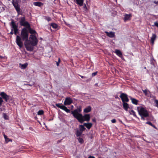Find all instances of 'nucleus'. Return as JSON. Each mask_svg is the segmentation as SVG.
I'll list each match as a JSON object with an SVG mask.
<instances>
[{"instance_id":"72a5a7b5","label":"nucleus","mask_w":158,"mask_h":158,"mask_svg":"<svg viewBox=\"0 0 158 158\" xmlns=\"http://www.w3.org/2000/svg\"><path fill=\"white\" fill-rule=\"evenodd\" d=\"M45 19H46L48 22L51 21L52 20L51 18L49 17H45Z\"/></svg>"},{"instance_id":"a878e982","label":"nucleus","mask_w":158,"mask_h":158,"mask_svg":"<svg viewBox=\"0 0 158 158\" xmlns=\"http://www.w3.org/2000/svg\"><path fill=\"white\" fill-rule=\"evenodd\" d=\"M84 125H79V130L81 131L82 132L85 130V128L84 127Z\"/></svg>"},{"instance_id":"5fc2aeb1","label":"nucleus","mask_w":158,"mask_h":158,"mask_svg":"<svg viewBox=\"0 0 158 158\" xmlns=\"http://www.w3.org/2000/svg\"><path fill=\"white\" fill-rule=\"evenodd\" d=\"M118 98V97H115V98Z\"/></svg>"},{"instance_id":"a19ab883","label":"nucleus","mask_w":158,"mask_h":158,"mask_svg":"<svg viewBox=\"0 0 158 158\" xmlns=\"http://www.w3.org/2000/svg\"><path fill=\"white\" fill-rule=\"evenodd\" d=\"M13 31H14L13 29L12 28L11 29V31L10 32V34L11 35H13L14 34Z\"/></svg>"},{"instance_id":"f257e3e1","label":"nucleus","mask_w":158,"mask_h":158,"mask_svg":"<svg viewBox=\"0 0 158 158\" xmlns=\"http://www.w3.org/2000/svg\"><path fill=\"white\" fill-rule=\"evenodd\" d=\"M28 32L26 27L23 28L21 31V37L19 35L16 36V43L17 45L20 48H21L23 45V42L22 40L25 41L24 45L27 51L32 52L34 50V48L30 44L29 42L30 41L28 40Z\"/></svg>"},{"instance_id":"4be33fe9","label":"nucleus","mask_w":158,"mask_h":158,"mask_svg":"<svg viewBox=\"0 0 158 158\" xmlns=\"http://www.w3.org/2000/svg\"><path fill=\"white\" fill-rule=\"evenodd\" d=\"M33 5L35 6L40 7L43 6L44 4L41 2H33Z\"/></svg>"},{"instance_id":"7c9ffc66","label":"nucleus","mask_w":158,"mask_h":158,"mask_svg":"<svg viewBox=\"0 0 158 158\" xmlns=\"http://www.w3.org/2000/svg\"><path fill=\"white\" fill-rule=\"evenodd\" d=\"M44 111L43 110H39L37 112L38 115H42L44 114Z\"/></svg>"},{"instance_id":"c03bdc74","label":"nucleus","mask_w":158,"mask_h":158,"mask_svg":"<svg viewBox=\"0 0 158 158\" xmlns=\"http://www.w3.org/2000/svg\"><path fill=\"white\" fill-rule=\"evenodd\" d=\"M79 75V76H80L82 78H83H83H85H85H86V77H85V76H81V75Z\"/></svg>"},{"instance_id":"c9c22d12","label":"nucleus","mask_w":158,"mask_h":158,"mask_svg":"<svg viewBox=\"0 0 158 158\" xmlns=\"http://www.w3.org/2000/svg\"><path fill=\"white\" fill-rule=\"evenodd\" d=\"M5 141L7 143L8 142H9L12 141V140L11 139H9L8 138H7L6 139V140H5Z\"/></svg>"},{"instance_id":"2f4dec72","label":"nucleus","mask_w":158,"mask_h":158,"mask_svg":"<svg viewBox=\"0 0 158 158\" xmlns=\"http://www.w3.org/2000/svg\"><path fill=\"white\" fill-rule=\"evenodd\" d=\"M3 116L4 118L6 120H8L9 119V117L5 113H3Z\"/></svg>"},{"instance_id":"8fccbe9b","label":"nucleus","mask_w":158,"mask_h":158,"mask_svg":"<svg viewBox=\"0 0 158 158\" xmlns=\"http://www.w3.org/2000/svg\"><path fill=\"white\" fill-rule=\"evenodd\" d=\"M83 8L85 9H87V7L85 4Z\"/></svg>"},{"instance_id":"ea45409f","label":"nucleus","mask_w":158,"mask_h":158,"mask_svg":"<svg viewBox=\"0 0 158 158\" xmlns=\"http://www.w3.org/2000/svg\"><path fill=\"white\" fill-rule=\"evenodd\" d=\"M111 122L112 123H115L116 122V120L115 119H113L111 120Z\"/></svg>"},{"instance_id":"864d4df0","label":"nucleus","mask_w":158,"mask_h":158,"mask_svg":"<svg viewBox=\"0 0 158 158\" xmlns=\"http://www.w3.org/2000/svg\"><path fill=\"white\" fill-rule=\"evenodd\" d=\"M117 0H114V1H115V2H117Z\"/></svg>"},{"instance_id":"b1692460","label":"nucleus","mask_w":158,"mask_h":158,"mask_svg":"<svg viewBox=\"0 0 158 158\" xmlns=\"http://www.w3.org/2000/svg\"><path fill=\"white\" fill-rule=\"evenodd\" d=\"M19 65L21 69H24L27 67L28 65V64L27 63L23 64H22L20 63L19 64Z\"/></svg>"},{"instance_id":"603ef678","label":"nucleus","mask_w":158,"mask_h":158,"mask_svg":"<svg viewBox=\"0 0 158 158\" xmlns=\"http://www.w3.org/2000/svg\"><path fill=\"white\" fill-rule=\"evenodd\" d=\"M3 57L2 56H1L0 55V59H3Z\"/></svg>"},{"instance_id":"ddd939ff","label":"nucleus","mask_w":158,"mask_h":158,"mask_svg":"<svg viewBox=\"0 0 158 158\" xmlns=\"http://www.w3.org/2000/svg\"><path fill=\"white\" fill-rule=\"evenodd\" d=\"M27 29H28L29 32L31 34H34L36 33V31L34 30L31 29V27L30 24H29L26 27Z\"/></svg>"},{"instance_id":"4468645a","label":"nucleus","mask_w":158,"mask_h":158,"mask_svg":"<svg viewBox=\"0 0 158 158\" xmlns=\"http://www.w3.org/2000/svg\"><path fill=\"white\" fill-rule=\"evenodd\" d=\"M129 98L131 100L132 103L135 105H138V102L139 101L135 98H132L131 96H129Z\"/></svg>"},{"instance_id":"5701e85b","label":"nucleus","mask_w":158,"mask_h":158,"mask_svg":"<svg viewBox=\"0 0 158 158\" xmlns=\"http://www.w3.org/2000/svg\"><path fill=\"white\" fill-rule=\"evenodd\" d=\"M91 108L90 106H88L87 107L85 108L84 110V112L87 113L91 111Z\"/></svg>"},{"instance_id":"4c0bfd02","label":"nucleus","mask_w":158,"mask_h":158,"mask_svg":"<svg viewBox=\"0 0 158 158\" xmlns=\"http://www.w3.org/2000/svg\"><path fill=\"white\" fill-rule=\"evenodd\" d=\"M148 117H144L143 116H141V120H145V118H147Z\"/></svg>"},{"instance_id":"3c124183","label":"nucleus","mask_w":158,"mask_h":158,"mask_svg":"<svg viewBox=\"0 0 158 158\" xmlns=\"http://www.w3.org/2000/svg\"><path fill=\"white\" fill-rule=\"evenodd\" d=\"M151 126L152 127H153V128H154L155 129H157L156 127L153 124H152V126Z\"/></svg>"},{"instance_id":"c756f323","label":"nucleus","mask_w":158,"mask_h":158,"mask_svg":"<svg viewBox=\"0 0 158 158\" xmlns=\"http://www.w3.org/2000/svg\"><path fill=\"white\" fill-rule=\"evenodd\" d=\"M77 139H78V140L79 142L80 143L82 144L84 143V141L83 139L82 138H81L80 137H79L77 138Z\"/></svg>"},{"instance_id":"20e7f679","label":"nucleus","mask_w":158,"mask_h":158,"mask_svg":"<svg viewBox=\"0 0 158 158\" xmlns=\"http://www.w3.org/2000/svg\"><path fill=\"white\" fill-rule=\"evenodd\" d=\"M79 117L77 119L81 123H82L85 121L88 122L90 119V115L89 114H86L83 116L82 114H79Z\"/></svg>"},{"instance_id":"09e8293b","label":"nucleus","mask_w":158,"mask_h":158,"mask_svg":"<svg viewBox=\"0 0 158 158\" xmlns=\"http://www.w3.org/2000/svg\"><path fill=\"white\" fill-rule=\"evenodd\" d=\"M154 3L155 4H158V1H154Z\"/></svg>"},{"instance_id":"f03ea898","label":"nucleus","mask_w":158,"mask_h":158,"mask_svg":"<svg viewBox=\"0 0 158 158\" xmlns=\"http://www.w3.org/2000/svg\"><path fill=\"white\" fill-rule=\"evenodd\" d=\"M19 3V0H12V4L17 12L18 15H23L22 10H21L20 8V5Z\"/></svg>"},{"instance_id":"aec40b11","label":"nucleus","mask_w":158,"mask_h":158,"mask_svg":"<svg viewBox=\"0 0 158 158\" xmlns=\"http://www.w3.org/2000/svg\"><path fill=\"white\" fill-rule=\"evenodd\" d=\"M92 123H84V125L88 129H89L92 126Z\"/></svg>"},{"instance_id":"9b49d317","label":"nucleus","mask_w":158,"mask_h":158,"mask_svg":"<svg viewBox=\"0 0 158 158\" xmlns=\"http://www.w3.org/2000/svg\"><path fill=\"white\" fill-rule=\"evenodd\" d=\"M73 102L72 99L69 97L66 98L64 101V105H69Z\"/></svg>"},{"instance_id":"bb28decb","label":"nucleus","mask_w":158,"mask_h":158,"mask_svg":"<svg viewBox=\"0 0 158 158\" xmlns=\"http://www.w3.org/2000/svg\"><path fill=\"white\" fill-rule=\"evenodd\" d=\"M51 26L54 29H56L58 27L57 24L55 23H51Z\"/></svg>"},{"instance_id":"a211bd4d","label":"nucleus","mask_w":158,"mask_h":158,"mask_svg":"<svg viewBox=\"0 0 158 158\" xmlns=\"http://www.w3.org/2000/svg\"><path fill=\"white\" fill-rule=\"evenodd\" d=\"M156 37V35L155 34H152V36L151 39V43L152 44H154V42L155 40Z\"/></svg>"},{"instance_id":"f3484780","label":"nucleus","mask_w":158,"mask_h":158,"mask_svg":"<svg viewBox=\"0 0 158 158\" xmlns=\"http://www.w3.org/2000/svg\"><path fill=\"white\" fill-rule=\"evenodd\" d=\"M123 106L124 109L126 111H127L130 107L129 105L126 102H123Z\"/></svg>"},{"instance_id":"a18cd8bd","label":"nucleus","mask_w":158,"mask_h":158,"mask_svg":"<svg viewBox=\"0 0 158 158\" xmlns=\"http://www.w3.org/2000/svg\"><path fill=\"white\" fill-rule=\"evenodd\" d=\"M88 158H95V157L93 156H89Z\"/></svg>"},{"instance_id":"473e14b6","label":"nucleus","mask_w":158,"mask_h":158,"mask_svg":"<svg viewBox=\"0 0 158 158\" xmlns=\"http://www.w3.org/2000/svg\"><path fill=\"white\" fill-rule=\"evenodd\" d=\"M60 104H59V103L56 104V105L57 107L61 109L63 105H60Z\"/></svg>"},{"instance_id":"2eb2a0df","label":"nucleus","mask_w":158,"mask_h":158,"mask_svg":"<svg viewBox=\"0 0 158 158\" xmlns=\"http://www.w3.org/2000/svg\"><path fill=\"white\" fill-rule=\"evenodd\" d=\"M132 15L131 14H126L125 15L124 17V20L125 21L127 20H130L131 19V17Z\"/></svg>"},{"instance_id":"dca6fc26","label":"nucleus","mask_w":158,"mask_h":158,"mask_svg":"<svg viewBox=\"0 0 158 158\" xmlns=\"http://www.w3.org/2000/svg\"><path fill=\"white\" fill-rule=\"evenodd\" d=\"M84 0H75V3L81 6L83 5Z\"/></svg>"},{"instance_id":"79ce46f5","label":"nucleus","mask_w":158,"mask_h":158,"mask_svg":"<svg viewBox=\"0 0 158 158\" xmlns=\"http://www.w3.org/2000/svg\"><path fill=\"white\" fill-rule=\"evenodd\" d=\"M154 25L157 27H158V23L157 22H155L154 23Z\"/></svg>"},{"instance_id":"37998d69","label":"nucleus","mask_w":158,"mask_h":158,"mask_svg":"<svg viewBox=\"0 0 158 158\" xmlns=\"http://www.w3.org/2000/svg\"><path fill=\"white\" fill-rule=\"evenodd\" d=\"M155 102L156 104V106L158 108V100H156Z\"/></svg>"},{"instance_id":"c85d7f7f","label":"nucleus","mask_w":158,"mask_h":158,"mask_svg":"<svg viewBox=\"0 0 158 158\" xmlns=\"http://www.w3.org/2000/svg\"><path fill=\"white\" fill-rule=\"evenodd\" d=\"M82 133V132L81 131H80L77 130L76 131V136L77 137H80Z\"/></svg>"},{"instance_id":"f704fd0d","label":"nucleus","mask_w":158,"mask_h":158,"mask_svg":"<svg viewBox=\"0 0 158 158\" xmlns=\"http://www.w3.org/2000/svg\"><path fill=\"white\" fill-rule=\"evenodd\" d=\"M97 73H98L97 71L92 73V77H94L95 76H96L97 74Z\"/></svg>"},{"instance_id":"1a4fd4ad","label":"nucleus","mask_w":158,"mask_h":158,"mask_svg":"<svg viewBox=\"0 0 158 158\" xmlns=\"http://www.w3.org/2000/svg\"><path fill=\"white\" fill-rule=\"evenodd\" d=\"M11 28L13 29L14 33L15 35H17L18 32V26H17L13 20H12L10 24Z\"/></svg>"},{"instance_id":"e433bc0d","label":"nucleus","mask_w":158,"mask_h":158,"mask_svg":"<svg viewBox=\"0 0 158 158\" xmlns=\"http://www.w3.org/2000/svg\"><path fill=\"white\" fill-rule=\"evenodd\" d=\"M146 123V124H148L151 126H152V123L151 122H149V121H148V122H147Z\"/></svg>"},{"instance_id":"6e6552de","label":"nucleus","mask_w":158,"mask_h":158,"mask_svg":"<svg viewBox=\"0 0 158 158\" xmlns=\"http://www.w3.org/2000/svg\"><path fill=\"white\" fill-rule=\"evenodd\" d=\"M19 23L20 25L26 27L28 26L29 23L27 21H25V16L21 17L20 18Z\"/></svg>"},{"instance_id":"6ab92c4d","label":"nucleus","mask_w":158,"mask_h":158,"mask_svg":"<svg viewBox=\"0 0 158 158\" xmlns=\"http://www.w3.org/2000/svg\"><path fill=\"white\" fill-rule=\"evenodd\" d=\"M115 52L117 55L122 59L123 54L118 49H116L115 50Z\"/></svg>"},{"instance_id":"58836bf2","label":"nucleus","mask_w":158,"mask_h":158,"mask_svg":"<svg viewBox=\"0 0 158 158\" xmlns=\"http://www.w3.org/2000/svg\"><path fill=\"white\" fill-rule=\"evenodd\" d=\"M60 58H59L58 59V62H57V63H56V65H57V66H58L59 65V63H60Z\"/></svg>"},{"instance_id":"0eeeda50","label":"nucleus","mask_w":158,"mask_h":158,"mask_svg":"<svg viewBox=\"0 0 158 158\" xmlns=\"http://www.w3.org/2000/svg\"><path fill=\"white\" fill-rule=\"evenodd\" d=\"M81 108L80 106H79L77 109L74 110L73 111L71 112V114H73V116L77 119L80 116L79 114H81L79 113L81 111Z\"/></svg>"},{"instance_id":"423d86ee","label":"nucleus","mask_w":158,"mask_h":158,"mask_svg":"<svg viewBox=\"0 0 158 158\" xmlns=\"http://www.w3.org/2000/svg\"><path fill=\"white\" fill-rule=\"evenodd\" d=\"M0 95L2 97H0V106H1L2 105V102H3L2 98L6 102H7L8 100L10 99V97L3 92H1L0 93Z\"/></svg>"},{"instance_id":"cd10ccee","label":"nucleus","mask_w":158,"mask_h":158,"mask_svg":"<svg viewBox=\"0 0 158 158\" xmlns=\"http://www.w3.org/2000/svg\"><path fill=\"white\" fill-rule=\"evenodd\" d=\"M130 114L133 115L135 117L137 118V115L135 111L133 110H131L129 112Z\"/></svg>"},{"instance_id":"39448f33","label":"nucleus","mask_w":158,"mask_h":158,"mask_svg":"<svg viewBox=\"0 0 158 158\" xmlns=\"http://www.w3.org/2000/svg\"><path fill=\"white\" fill-rule=\"evenodd\" d=\"M30 40L29 42L30 44L34 48V46H36L38 44V39L35 35H30Z\"/></svg>"},{"instance_id":"6e6d98bb","label":"nucleus","mask_w":158,"mask_h":158,"mask_svg":"<svg viewBox=\"0 0 158 158\" xmlns=\"http://www.w3.org/2000/svg\"><path fill=\"white\" fill-rule=\"evenodd\" d=\"M120 122H121V123H122V121H120Z\"/></svg>"},{"instance_id":"412c9836","label":"nucleus","mask_w":158,"mask_h":158,"mask_svg":"<svg viewBox=\"0 0 158 158\" xmlns=\"http://www.w3.org/2000/svg\"><path fill=\"white\" fill-rule=\"evenodd\" d=\"M142 91L145 96L148 97L149 96L150 92L149 90L145 89L144 90L142 89Z\"/></svg>"},{"instance_id":"7ed1b4c3","label":"nucleus","mask_w":158,"mask_h":158,"mask_svg":"<svg viewBox=\"0 0 158 158\" xmlns=\"http://www.w3.org/2000/svg\"><path fill=\"white\" fill-rule=\"evenodd\" d=\"M137 110L140 116L149 117V114L148 111L144 107L141 106L137 107Z\"/></svg>"},{"instance_id":"f8f14e48","label":"nucleus","mask_w":158,"mask_h":158,"mask_svg":"<svg viewBox=\"0 0 158 158\" xmlns=\"http://www.w3.org/2000/svg\"><path fill=\"white\" fill-rule=\"evenodd\" d=\"M105 32L107 36L110 38H113L115 36V32H114L110 31V32H108L106 31Z\"/></svg>"},{"instance_id":"49530a36","label":"nucleus","mask_w":158,"mask_h":158,"mask_svg":"<svg viewBox=\"0 0 158 158\" xmlns=\"http://www.w3.org/2000/svg\"><path fill=\"white\" fill-rule=\"evenodd\" d=\"M92 121H93V122H94V123H96V119H95V118H93V119H92Z\"/></svg>"},{"instance_id":"de8ad7c7","label":"nucleus","mask_w":158,"mask_h":158,"mask_svg":"<svg viewBox=\"0 0 158 158\" xmlns=\"http://www.w3.org/2000/svg\"><path fill=\"white\" fill-rule=\"evenodd\" d=\"M3 136H4V138L5 139V140H6V139L7 138H8L7 136L5 134H4Z\"/></svg>"},{"instance_id":"393cba45","label":"nucleus","mask_w":158,"mask_h":158,"mask_svg":"<svg viewBox=\"0 0 158 158\" xmlns=\"http://www.w3.org/2000/svg\"><path fill=\"white\" fill-rule=\"evenodd\" d=\"M61 109L64 110L67 113H70V110L68 109L67 107L64 105H63Z\"/></svg>"},{"instance_id":"9d476101","label":"nucleus","mask_w":158,"mask_h":158,"mask_svg":"<svg viewBox=\"0 0 158 158\" xmlns=\"http://www.w3.org/2000/svg\"><path fill=\"white\" fill-rule=\"evenodd\" d=\"M119 97L121 98L123 102H128L129 101L127 95L126 94L121 93Z\"/></svg>"}]
</instances>
